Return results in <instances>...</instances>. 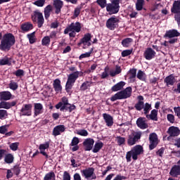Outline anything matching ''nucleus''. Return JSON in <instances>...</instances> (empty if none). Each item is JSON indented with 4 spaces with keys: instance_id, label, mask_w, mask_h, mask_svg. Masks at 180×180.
<instances>
[{
    "instance_id": "obj_1",
    "label": "nucleus",
    "mask_w": 180,
    "mask_h": 180,
    "mask_svg": "<svg viewBox=\"0 0 180 180\" xmlns=\"http://www.w3.org/2000/svg\"><path fill=\"white\" fill-rule=\"evenodd\" d=\"M0 50L1 51H9L16 43L15 35L12 33L4 34L2 37V32H0Z\"/></svg>"
},
{
    "instance_id": "obj_2",
    "label": "nucleus",
    "mask_w": 180,
    "mask_h": 180,
    "mask_svg": "<svg viewBox=\"0 0 180 180\" xmlns=\"http://www.w3.org/2000/svg\"><path fill=\"white\" fill-rule=\"evenodd\" d=\"M85 72L82 71H75V72L70 74L68 77V80L65 84V91L68 94H72L71 90L72 89V86H74V84H75V81L79 78V77H84Z\"/></svg>"
},
{
    "instance_id": "obj_3",
    "label": "nucleus",
    "mask_w": 180,
    "mask_h": 180,
    "mask_svg": "<svg viewBox=\"0 0 180 180\" xmlns=\"http://www.w3.org/2000/svg\"><path fill=\"white\" fill-rule=\"evenodd\" d=\"M131 96V87H127L125 89L118 91L110 98L111 102L115 101H120L122 99H127Z\"/></svg>"
},
{
    "instance_id": "obj_4",
    "label": "nucleus",
    "mask_w": 180,
    "mask_h": 180,
    "mask_svg": "<svg viewBox=\"0 0 180 180\" xmlns=\"http://www.w3.org/2000/svg\"><path fill=\"white\" fill-rule=\"evenodd\" d=\"M142 134L143 132H141V131H132L131 133L129 135H128V138L127 139V146L131 147V146L137 144V143H139L141 139Z\"/></svg>"
},
{
    "instance_id": "obj_5",
    "label": "nucleus",
    "mask_w": 180,
    "mask_h": 180,
    "mask_svg": "<svg viewBox=\"0 0 180 180\" xmlns=\"http://www.w3.org/2000/svg\"><path fill=\"white\" fill-rule=\"evenodd\" d=\"M111 3H109L106 6V11L109 15H116L119 13L120 11V0H110Z\"/></svg>"
},
{
    "instance_id": "obj_6",
    "label": "nucleus",
    "mask_w": 180,
    "mask_h": 180,
    "mask_svg": "<svg viewBox=\"0 0 180 180\" xmlns=\"http://www.w3.org/2000/svg\"><path fill=\"white\" fill-rule=\"evenodd\" d=\"M31 19L33 23H37L39 29L43 27V25H44V17L43 16V13L39 11H34L31 15Z\"/></svg>"
},
{
    "instance_id": "obj_7",
    "label": "nucleus",
    "mask_w": 180,
    "mask_h": 180,
    "mask_svg": "<svg viewBox=\"0 0 180 180\" xmlns=\"http://www.w3.org/2000/svg\"><path fill=\"white\" fill-rule=\"evenodd\" d=\"M119 23H120V20L117 17L112 15L107 20L105 26L109 30H115L119 27Z\"/></svg>"
},
{
    "instance_id": "obj_8",
    "label": "nucleus",
    "mask_w": 180,
    "mask_h": 180,
    "mask_svg": "<svg viewBox=\"0 0 180 180\" xmlns=\"http://www.w3.org/2000/svg\"><path fill=\"white\" fill-rule=\"evenodd\" d=\"M82 174L86 179L91 178V179H96V174H95V169L94 167H89L81 171Z\"/></svg>"
},
{
    "instance_id": "obj_9",
    "label": "nucleus",
    "mask_w": 180,
    "mask_h": 180,
    "mask_svg": "<svg viewBox=\"0 0 180 180\" xmlns=\"http://www.w3.org/2000/svg\"><path fill=\"white\" fill-rule=\"evenodd\" d=\"M149 150H154L158 146V136L155 133L150 134L149 135Z\"/></svg>"
},
{
    "instance_id": "obj_10",
    "label": "nucleus",
    "mask_w": 180,
    "mask_h": 180,
    "mask_svg": "<svg viewBox=\"0 0 180 180\" xmlns=\"http://www.w3.org/2000/svg\"><path fill=\"white\" fill-rule=\"evenodd\" d=\"M33 105L31 103L23 105L20 110V116H31Z\"/></svg>"
},
{
    "instance_id": "obj_11",
    "label": "nucleus",
    "mask_w": 180,
    "mask_h": 180,
    "mask_svg": "<svg viewBox=\"0 0 180 180\" xmlns=\"http://www.w3.org/2000/svg\"><path fill=\"white\" fill-rule=\"evenodd\" d=\"M92 39V35L91 33H86L84 35L83 38L80 39V41L77 44L79 47H81V45L83 44L84 46H87L89 47L91 46V39Z\"/></svg>"
},
{
    "instance_id": "obj_12",
    "label": "nucleus",
    "mask_w": 180,
    "mask_h": 180,
    "mask_svg": "<svg viewBox=\"0 0 180 180\" xmlns=\"http://www.w3.org/2000/svg\"><path fill=\"white\" fill-rule=\"evenodd\" d=\"M82 144L84 151H91L94 148L95 140L92 138H87L83 141Z\"/></svg>"
},
{
    "instance_id": "obj_13",
    "label": "nucleus",
    "mask_w": 180,
    "mask_h": 180,
    "mask_svg": "<svg viewBox=\"0 0 180 180\" xmlns=\"http://www.w3.org/2000/svg\"><path fill=\"white\" fill-rule=\"evenodd\" d=\"M133 153V160L134 161H136L139 159V155L143 154L144 153V150L141 145L135 146L131 150Z\"/></svg>"
},
{
    "instance_id": "obj_14",
    "label": "nucleus",
    "mask_w": 180,
    "mask_h": 180,
    "mask_svg": "<svg viewBox=\"0 0 180 180\" xmlns=\"http://www.w3.org/2000/svg\"><path fill=\"white\" fill-rule=\"evenodd\" d=\"M53 5L55 8L56 15L61 13V9L64 6V2L61 0H53Z\"/></svg>"
},
{
    "instance_id": "obj_15",
    "label": "nucleus",
    "mask_w": 180,
    "mask_h": 180,
    "mask_svg": "<svg viewBox=\"0 0 180 180\" xmlns=\"http://www.w3.org/2000/svg\"><path fill=\"white\" fill-rule=\"evenodd\" d=\"M155 51L153 50L151 48H147L146 51L143 53V57L146 58V60H153L154 57H155Z\"/></svg>"
},
{
    "instance_id": "obj_16",
    "label": "nucleus",
    "mask_w": 180,
    "mask_h": 180,
    "mask_svg": "<svg viewBox=\"0 0 180 180\" xmlns=\"http://www.w3.org/2000/svg\"><path fill=\"white\" fill-rule=\"evenodd\" d=\"M169 175L173 178H178L180 175V164L174 165L170 169Z\"/></svg>"
},
{
    "instance_id": "obj_17",
    "label": "nucleus",
    "mask_w": 180,
    "mask_h": 180,
    "mask_svg": "<svg viewBox=\"0 0 180 180\" xmlns=\"http://www.w3.org/2000/svg\"><path fill=\"white\" fill-rule=\"evenodd\" d=\"M50 147V142L47 141L45 143H41L39 145V150H40V154H42L44 157H46V160L50 158V156L46 153L44 150H47Z\"/></svg>"
},
{
    "instance_id": "obj_18",
    "label": "nucleus",
    "mask_w": 180,
    "mask_h": 180,
    "mask_svg": "<svg viewBox=\"0 0 180 180\" xmlns=\"http://www.w3.org/2000/svg\"><path fill=\"white\" fill-rule=\"evenodd\" d=\"M167 133L170 135V137H178L180 134V129L177 127H169Z\"/></svg>"
},
{
    "instance_id": "obj_19",
    "label": "nucleus",
    "mask_w": 180,
    "mask_h": 180,
    "mask_svg": "<svg viewBox=\"0 0 180 180\" xmlns=\"http://www.w3.org/2000/svg\"><path fill=\"white\" fill-rule=\"evenodd\" d=\"M179 32H178L175 29L169 30L166 31L165 34L164 35V37L167 39H174V37H179Z\"/></svg>"
},
{
    "instance_id": "obj_20",
    "label": "nucleus",
    "mask_w": 180,
    "mask_h": 180,
    "mask_svg": "<svg viewBox=\"0 0 180 180\" xmlns=\"http://www.w3.org/2000/svg\"><path fill=\"white\" fill-rule=\"evenodd\" d=\"M43 104L40 103H34V117L39 116V115H41L43 113Z\"/></svg>"
},
{
    "instance_id": "obj_21",
    "label": "nucleus",
    "mask_w": 180,
    "mask_h": 180,
    "mask_svg": "<svg viewBox=\"0 0 180 180\" xmlns=\"http://www.w3.org/2000/svg\"><path fill=\"white\" fill-rule=\"evenodd\" d=\"M164 82L166 84V86H173L175 82H176V79H175V76L172 74L165 78Z\"/></svg>"
},
{
    "instance_id": "obj_22",
    "label": "nucleus",
    "mask_w": 180,
    "mask_h": 180,
    "mask_svg": "<svg viewBox=\"0 0 180 180\" xmlns=\"http://www.w3.org/2000/svg\"><path fill=\"white\" fill-rule=\"evenodd\" d=\"M137 99L138 102L135 104L134 108L136 110L140 112L144 108V97L143 96H138Z\"/></svg>"
},
{
    "instance_id": "obj_23",
    "label": "nucleus",
    "mask_w": 180,
    "mask_h": 180,
    "mask_svg": "<svg viewBox=\"0 0 180 180\" xmlns=\"http://www.w3.org/2000/svg\"><path fill=\"white\" fill-rule=\"evenodd\" d=\"M64 131H65V126L57 125L53 128L52 134L55 137H57V136H60L61 133H64Z\"/></svg>"
},
{
    "instance_id": "obj_24",
    "label": "nucleus",
    "mask_w": 180,
    "mask_h": 180,
    "mask_svg": "<svg viewBox=\"0 0 180 180\" xmlns=\"http://www.w3.org/2000/svg\"><path fill=\"white\" fill-rule=\"evenodd\" d=\"M53 86L56 94H61L63 91V86H61V80L60 79L53 80Z\"/></svg>"
},
{
    "instance_id": "obj_25",
    "label": "nucleus",
    "mask_w": 180,
    "mask_h": 180,
    "mask_svg": "<svg viewBox=\"0 0 180 180\" xmlns=\"http://www.w3.org/2000/svg\"><path fill=\"white\" fill-rule=\"evenodd\" d=\"M136 125L139 127V129H141L142 130L148 129V124L146 123V118L141 117L137 119Z\"/></svg>"
},
{
    "instance_id": "obj_26",
    "label": "nucleus",
    "mask_w": 180,
    "mask_h": 180,
    "mask_svg": "<svg viewBox=\"0 0 180 180\" xmlns=\"http://www.w3.org/2000/svg\"><path fill=\"white\" fill-rule=\"evenodd\" d=\"M146 119L148 120H154L155 122L158 121V110L153 109L151 110L150 114L146 115Z\"/></svg>"
},
{
    "instance_id": "obj_27",
    "label": "nucleus",
    "mask_w": 180,
    "mask_h": 180,
    "mask_svg": "<svg viewBox=\"0 0 180 180\" xmlns=\"http://www.w3.org/2000/svg\"><path fill=\"white\" fill-rule=\"evenodd\" d=\"M17 101H12V102H6V101H1L0 103V109H11L13 106H15Z\"/></svg>"
},
{
    "instance_id": "obj_28",
    "label": "nucleus",
    "mask_w": 180,
    "mask_h": 180,
    "mask_svg": "<svg viewBox=\"0 0 180 180\" xmlns=\"http://www.w3.org/2000/svg\"><path fill=\"white\" fill-rule=\"evenodd\" d=\"M12 99V93L9 91L0 92V101H11Z\"/></svg>"
},
{
    "instance_id": "obj_29",
    "label": "nucleus",
    "mask_w": 180,
    "mask_h": 180,
    "mask_svg": "<svg viewBox=\"0 0 180 180\" xmlns=\"http://www.w3.org/2000/svg\"><path fill=\"white\" fill-rule=\"evenodd\" d=\"M103 117L108 127H112V126H113V117H112V115L107 113H103Z\"/></svg>"
},
{
    "instance_id": "obj_30",
    "label": "nucleus",
    "mask_w": 180,
    "mask_h": 180,
    "mask_svg": "<svg viewBox=\"0 0 180 180\" xmlns=\"http://www.w3.org/2000/svg\"><path fill=\"white\" fill-rule=\"evenodd\" d=\"M20 29L23 32V33H26L27 32H30L33 29V24H32L30 22H27L25 23H22L20 25Z\"/></svg>"
},
{
    "instance_id": "obj_31",
    "label": "nucleus",
    "mask_w": 180,
    "mask_h": 180,
    "mask_svg": "<svg viewBox=\"0 0 180 180\" xmlns=\"http://www.w3.org/2000/svg\"><path fill=\"white\" fill-rule=\"evenodd\" d=\"M124 85H126V82L121 81V82L117 83L116 84H115L114 86H112L111 87V91H112V92H117L119 91H122V89H123Z\"/></svg>"
},
{
    "instance_id": "obj_32",
    "label": "nucleus",
    "mask_w": 180,
    "mask_h": 180,
    "mask_svg": "<svg viewBox=\"0 0 180 180\" xmlns=\"http://www.w3.org/2000/svg\"><path fill=\"white\" fill-rule=\"evenodd\" d=\"M69 27L71 32H76V33H79L81 32V23L79 22H76L75 23L72 22Z\"/></svg>"
},
{
    "instance_id": "obj_33",
    "label": "nucleus",
    "mask_w": 180,
    "mask_h": 180,
    "mask_svg": "<svg viewBox=\"0 0 180 180\" xmlns=\"http://www.w3.org/2000/svg\"><path fill=\"white\" fill-rule=\"evenodd\" d=\"M51 12H53V6L49 4L44 8V13L46 20H49L51 15Z\"/></svg>"
},
{
    "instance_id": "obj_34",
    "label": "nucleus",
    "mask_w": 180,
    "mask_h": 180,
    "mask_svg": "<svg viewBox=\"0 0 180 180\" xmlns=\"http://www.w3.org/2000/svg\"><path fill=\"white\" fill-rule=\"evenodd\" d=\"M67 105H70V103H68V98L63 96L60 101L55 105L56 109H60L62 108V106H67Z\"/></svg>"
},
{
    "instance_id": "obj_35",
    "label": "nucleus",
    "mask_w": 180,
    "mask_h": 180,
    "mask_svg": "<svg viewBox=\"0 0 180 180\" xmlns=\"http://www.w3.org/2000/svg\"><path fill=\"white\" fill-rule=\"evenodd\" d=\"M172 13H179L180 12V1H174L171 8Z\"/></svg>"
},
{
    "instance_id": "obj_36",
    "label": "nucleus",
    "mask_w": 180,
    "mask_h": 180,
    "mask_svg": "<svg viewBox=\"0 0 180 180\" xmlns=\"http://www.w3.org/2000/svg\"><path fill=\"white\" fill-rule=\"evenodd\" d=\"M13 161H15V157L12 153H6V155H4V162H6V164H12Z\"/></svg>"
},
{
    "instance_id": "obj_37",
    "label": "nucleus",
    "mask_w": 180,
    "mask_h": 180,
    "mask_svg": "<svg viewBox=\"0 0 180 180\" xmlns=\"http://www.w3.org/2000/svg\"><path fill=\"white\" fill-rule=\"evenodd\" d=\"M103 147V143H102V141L96 142V143L94 144V148L92 150V152L94 153H99V151L102 150Z\"/></svg>"
},
{
    "instance_id": "obj_38",
    "label": "nucleus",
    "mask_w": 180,
    "mask_h": 180,
    "mask_svg": "<svg viewBox=\"0 0 180 180\" xmlns=\"http://www.w3.org/2000/svg\"><path fill=\"white\" fill-rule=\"evenodd\" d=\"M11 58L4 57L3 59H0V65H12Z\"/></svg>"
},
{
    "instance_id": "obj_39",
    "label": "nucleus",
    "mask_w": 180,
    "mask_h": 180,
    "mask_svg": "<svg viewBox=\"0 0 180 180\" xmlns=\"http://www.w3.org/2000/svg\"><path fill=\"white\" fill-rule=\"evenodd\" d=\"M122 72V68H120V65H115V70H110V77H116V75H119Z\"/></svg>"
},
{
    "instance_id": "obj_40",
    "label": "nucleus",
    "mask_w": 180,
    "mask_h": 180,
    "mask_svg": "<svg viewBox=\"0 0 180 180\" xmlns=\"http://www.w3.org/2000/svg\"><path fill=\"white\" fill-rule=\"evenodd\" d=\"M133 43V39L131 38H125L122 39L121 44L125 48L130 47V44Z\"/></svg>"
},
{
    "instance_id": "obj_41",
    "label": "nucleus",
    "mask_w": 180,
    "mask_h": 180,
    "mask_svg": "<svg viewBox=\"0 0 180 180\" xmlns=\"http://www.w3.org/2000/svg\"><path fill=\"white\" fill-rule=\"evenodd\" d=\"M91 84H94V82H89V81L83 82L82 84V85L80 86V91H82L83 92L84 91H86V89H88V88H90Z\"/></svg>"
},
{
    "instance_id": "obj_42",
    "label": "nucleus",
    "mask_w": 180,
    "mask_h": 180,
    "mask_svg": "<svg viewBox=\"0 0 180 180\" xmlns=\"http://www.w3.org/2000/svg\"><path fill=\"white\" fill-rule=\"evenodd\" d=\"M128 75H129V79H134L136 77H137V69L136 68H132L130 69L128 72Z\"/></svg>"
},
{
    "instance_id": "obj_43",
    "label": "nucleus",
    "mask_w": 180,
    "mask_h": 180,
    "mask_svg": "<svg viewBox=\"0 0 180 180\" xmlns=\"http://www.w3.org/2000/svg\"><path fill=\"white\" fill-rule=\"evenodd\" d=\"M36 34L35 32H32L31 34H28L27 39H29L30 44H34L36 43V36L34 35Z\"/></svg>"
},
{
    "instance_id": "obj_44",
    "label": "nucleus",
    "mask_w": 180,
    "mask_h": 180,
    "mask_svg": "<svg viewBox=\"0 0 180 180\" xmlns=\"http://www.w3.org/2000/svg\"><path fill=\"white\" fill-rule=\"evenodd\" d=\"M143 113L144 115H148L150 113V110H151V109H153V108L151 107V104L148 103H146L145 104H143Z\"/></svg>"
},
{
    "instance_id": "obj_45",
    "label": "nucleus",
    "mask_w": 180,
    "mask_h": 180,
    "mask_svg": "<svg viewBox=\"0 0 180 180\" xmlns=\"http://www.w3.org/2000/svg\"><path fill=\"white\" fill-rule=\"evenodd\" d=\"M50 41H51V39H50V37L45 36L41 39V44L43 46H45L46 47H49V46H50Z\"/></svg>"
},
{
    "instance_id": "obj_46",
    "label": "nucleus",
    "mask_w": 180,
    "mask_h": 180,
    "mask_svg": "<svg viewBox=\"0 0 180 180\" xmlns=\"http://www.w3.org/2000/svg\"><path fill=\"white\" fill-rule=\"evenodd\" d=\"M144 6V0H136V11H143Z\"/></svg>"
},
{
    "instance_id": "obj_47",
    "label": "nucleus",
    "mask_w": 180,
    "mask_h": 180,
    "mask_svg": "<svg viewBox=\"0 0 180 180\" xmlns=\"http://www.w3.org/2000/svg\"><path fill=\"white\" fill-rule=\"evenodd\" d=\"M136 77L138 79H140V81H146V73L141 70H139L137 72Z\"/></svg>"
},
{
    "instance_id": "obj_48",
    "label": "nucleus",
    "mask_w": 180,
    "mask_h": 180,
    "mask_svg": "<svg viewBox=\"0 0 180 180\" xmlns=\"http://www.w3.org/2000/svg\"><path fill=\"white\" fill-rule=\"evenodd\" d=\"M8 86L10 89H12V91H16L19 88V85L17 82H13V80H11L8 84Z\"/></svg>"
},
{
    "instance_id": "obj_49",
    "label": "nucleus",
    "mask_w": 180,
    "mask_h": 180,
    "mask_svg": "<svg viewBox=\"0 0 180 180\" xmlns=\"http://www.w3.org/2000/svg\"><path fill=\"white\" fill-rule=\"evenodd\" d=\"M53 178H56V174L54 172H50L44 176V180H52Z\"/></svg>"
},
{
    "instance_id": "obj_50",
    "label": "nucleus",
    "mask_w": 180,
    "mask_h": 180,
    "mask_svg": "<svg viewBox=\"0 0 180 180\" xmlns=\"http://www.w3.org/2000/svg\"><path fill=\"white\" fill-rule=\"evenodd\" d=\"M92 51H94V49H91L89 52H86L85 53L81 54L79 57V59L82 60V58H88L91 57V54H92Z\"/></svg>"
},
{
    "instance_id": "obj_51",
    "label": "nucleus",
    "mask_w": 180,
    "mask_h": 180,
    "mask_svg": "<svg viewBox=\"0 0 180 180\" xmlns=\"http://www.w3.org/2000/svg\"><path fill=\"white\" fill-rule=\"evenodd\" d=\"M117 142L118 146H123L126 143V138L122 136H117Z\"/></svg>"
},
{
    "instance_id": "obj_52",
    "label": "nucleus",
    "mask_w": 180,
    "mask_h": 180,
    "mask_svg": "<svg viewBox=\"0 0 180 180\" xmlns=\"http://www.w3.org/2000/svg\"><path fill=\"white\" fill-rule=\"evenodd\" d=\"M133 53V49H126L122 51L121 53L122 57H128V56H130Z\"/></svg>"
},
{
    "instance_id": "obj_53",
    "label": "nucleus",
    "mask_w": 180,
    "mask_h": 180,
    "mask_svg": "<svg viewBox=\"0 0 180 180\" xmlns=\"http://www.w3.org/2000/svg\"><path fill=\"white\" fill-rule=\"evenodd\" d=\"M96 4H98L101 9H103V8L108 6L106 0H96Z\"/></svg>"
},
{
    "instance_id": "obj_54",
    "label": "nucleus",
    "mask_w": 180,
    "mask_h": 180,
    "mask_svg": "<svg viewBox=\"0 0 180 180\" xmlns=\"http://www.w3.org/2000/svg\"><path fill=\"white\" fill-rule=\"evenodd\" d=\"M13 75H15V77H22L23 75H25V70L22 69H18L15 72H13Z\"/></svg>"
},
{
    "instance_id": "obj_55",
    "label": "nucleus",
    "mask_w": 180,
    "mask_h": 180,
    "mask_svg": "<svg viewBox=\"0 0 180 180\" xmlns=\"http://www.w3.org/2000/svg\"><path fill=\"white\" fill-rule=\"evenodd\" d=\"M7 116H8V111H6V110H0L1 120H4V119H6Z\"/></svg>"
},
{
    "instance_id": "obj_56",
    "label": "nucleus",
    "mask_w": 180,
    "mask_h": 180,
    "mask_svg": "<svg viewBox=\"0 0 180 180\" xmlns=\"http://www.w3.org/2000/svg\"><path fill=\"white\" fill-rule=\"evenodd\" d=\"M8 127H9V124L0 127V134H6V131H8Z\"/></svg>"
},
{
    "instance_id": "obj_57",
    "label": "nucleus",
    "mask_w": 180,
    "mask_h": 180,
    "mask_svg": "<svg viewBox=\"0 0 180 180\" xmlns=\"http://www.w3.org/2000/svg\"><path fill=\"white\" fill-rule=\"evenodd\" d=\"M44 4H46V0H37L34 1V5H36V6L41 8L44 6Z\"/></svg>"
},
{
    "instance_id": "obj_58",
    "label": "nucleus",
    "mask_w": 180,
    "mask_h": 180,
    "mask_svg": "<svg viewBox=\"0 0 180 180\" xmlns=\"http://www.w3.org/2000/svg\"><path fill=\"white\" fill-rule=\"evenodd\" d=\"M81 9H82V6H77L75 8V11H74L75 18H78L79 16V13H81Z\"/></svg>"
},
{
    "instance_id": "obj_59",
    "label": "nucleus",
    "mask_w": 180,
    "mask_h": 180,
    "mask_svg": "<svg viewBox=\"0 0 180 180\" xmlns=\"http://www.w3.org/2000/svg\"><path fill=\"white\" fill-rule=\"evenodd\" d=\"M77 134H78L79 136H82L83 137H86L89 134L88 131H86V129H80L77 131Z\"/></svg>"
},
{
    "instance_id": "obj_60",
    "label": "nucleus",
    "mask_w": 180,
    "mask_h": 180,
    "mask_svg": "<svg viewBox=\"0 0 180 180\" xmlns=\"http://www.w3.org/2000/svg\"><path fill=\"white\" fill-rule=\"evenodd\" d=\"M131 157H132V159H133V152H132V150L128 151L126 154L127 162H131Z\"/></svg>"
},
{
    "instance_id": "obj_61",
    "label": "nucleus",
    "mask_w": 180,
    "mask_h": 180,
    "mask_svg": "<svg viewBox=\"0 0 180 180\" xmlns=\"http://www.w3.org/2000/svg\"><path fill=\"white\" fill-rule=\"evenodd\" d=\"M10 148L12 150V151H17L18 148H19V143L15 142L10 145Z\"/></svg>"
},
{
    "instance_id": "obj_62",
    "label": "nucleus",
    "mask_w": 180,
    "mask_h": 180,
    "mask_svg": "<svg viewBox=\"0 0 180 180\" xmlns=\"http://www.w3.org/2000/svg\"><path fill=\"white\" fill-rule=\"evenodd\" d=\"M78 144H79V139L77 136L73 137L70 146H78Z\"/></svg>"
},
{
    "instance_id": "obj_63",
    "label": "nucleus",
    "mask_w": 180,
    "mask_h": 180,
    "mask_svg": "<svg viewBox=\"0 0 180 180\" xmlns=\"http://www.w3.org/2000/svg\"><path fill=\"white\" fill-rule=\"evenodd\" d=\"M13 172L17 176L20 174V167L19 165H15L13 167Z\"/></svg>"
},
{
    "instance_id": "obj_64",
    "label": "nucleus",
    "mask_w": 180,
    "mask_h": 180,
    "mask_svg": "<svg viewBox=\"0 0 180 180\" xmlns=\"http://www.w3.org/2000/svg\"><path fill=\"white\" fill-rule=\"evenodd\" d=\"M174 113L180 119V106L174 108Z\"/></svg>"
}]
</instances>
